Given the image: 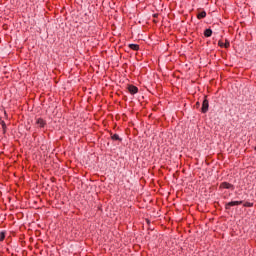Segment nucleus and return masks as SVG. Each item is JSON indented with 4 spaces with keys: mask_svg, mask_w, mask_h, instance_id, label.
<instances>
[{
    "mask_svg": "<svg viewBox=\"0 0 256 256\" xmlns=\"http://www.w3.org/2000/svg\"><path fill=\"white\" fill-rule=\"evenodd\" d=\"M129 47H130L133 51H139V45H137V44H129Z\"/></svg>",
    "mask_w": 256,
    "mask_h": 256,
    "instance_id": "6e6552de",
    "label": "nucleus"
},
{
    "mask_svg": "<svg viewBox=\"0 0 256 256\" xmlns=\"http://www.w3.org/2000/svg\"><path fill=\"white\" fill-rule=\"evenodd\" d=\"M218 45H219V47H225V44H223V42H221V41L218 42Z\"/></svg>",
    "mask_w": 256,
    "mask_h": 256,
    "instance_id": "9b49d317",
    "label": "nucleus"
},
{
    "mask_svg": "<svg viewBox=\"0 0 256 256\" xmlns=\"http://www.w3.org/2000/svg\"><path fill=\"white\" fill-rule=\"evenodd\" d=\"M111 138L113 139V141H123V139L120 138L118 134L112 135Z\"/></svg>",
    "mask_w": 256,
    "mask_h": 256,
    "instance_id": "1a4fd4ad",
    "label": "nucleus"
},
{
    "mask_svg": "<svg viewBox=\"0 0 256 256\" xmlns=\"http://www.w3.org/2000/svg\"><path fill=\"white\" fill-rule=\"evenodd\" d=\"M201 111L202 113H207L209 111V100L205 99L203 101Z\"/></svg>",
    "mask_w": 256,
    "mask_h": 256,
    "instance_id": "f03ea898",
    "label": "nucleus"
},
{
    "mask_svg": "<svg viewBox=\"0 0 256 256\" xmlns=\"http://www.w3.org/2000/svg\"><path fill=\"white\" fill-rule=\"evenodd\" d=\"M252 205L253 204H251V203H246V204H244V207H252Z\"/></svg>",
    "mask_w": 256,
    "mask_h": 256,
    "instance_id": "f8f14e48",
    "label": "nucleus"
},
{
    "mask_svg": "<svg viewBox=\"0 0 256 256\" xmlns=\"http://www.w3.org/2000/svg\"><path fill=\"white\" fill-rule=\"evenodd\" d=\"M243 201H231L225 204V209L229 210L231 207H235L237 205H242Z\"/></svg>",
    "mask_w": 256,
    "mask_h": 256,
    "instance_id": "f257e3e1",
    "label": "nucleus"
},
{
    "mask_svg": "<svg viewBox=\"0 0 256 256\" xmlns=\"http://www.w3.org/2000/svg\"><path fill=\"white\" fill-rule=\"evenodd\" d=\"M5 240V232H1L0 233V241H4Z\"/></svg>",
    "mask_w": 256,
    "mask_h": 256,
    "instance_id": "9d476101",
    "label": "nucleus"
},
{
    "mask_svg": "<svg viewBox=\"0 0 256 256\" xmlns=\"http://www.w3.org/2000/svg\"><path fill=\"white\" fill-rule=\"evenodd\" d=\"M36 125L38 127L43 128V127H45V125H47V123L45 122V120H43V118H37L36 119Z\"/></svg>",
    "mask_w": 256,
    "mask_h": 256,
    "instance_id": "20e7f679",
    "label": "nucleus"
},
{
    "mask_svg": "<svg viewBox=\"0 0 256 256\" xmlns=\"http://www.w3.org/2000/svg\"><path fill=\"white\" fill-rule=\"evenodd\" d=\"M128 90H129V92L131 93V95H135V93H138L139 88H137V87L134 86V85H130V86L128 87Z\"/></svg>",
    "mask_w": 256,
    "mask_h": 256,
    "instance_id": "39448f33",
    "label": "nucleus"
},
{
    "mask_svg": "<svg viewBox=\"0 0 256 256\" xmlns=\"http://www.w3.org/2000/svg\"><path fill=\"white\" fill-rule=\"evenodd\" d=\"M207 17V12L202 11L197 14V19H205Z\"/></svg>",
    "mask_w": 256,
    "mask_h": 256,
    "instance_id": "423d86ee",
    "label": "nucleus"
},
{
    "mask_svg": "<svg viewBox=\"0 0 256 256\" xmlns=\"http://www.w3.org/2000/svg\"><path fill=\"white\" fill-rule=\"evenodd\" d=\"M220 187H222V189H231L232 191L235 189V186H233V184H229L228 182H223Z\"/></svg>",
    "mask_w": 256,
    "mask_h": 256,
    "instance_id": "7ed1b4c3",
    "label": "nucleus"
},
{
    "mask_svg": "<svg viewBox=\"0 0 256 256\" xmlns=\"http://www.w3.org/2000/svg\"><path fill=\"white\" fill-rule=\"evenodd\" d=\"M211 35H213V30H211V29H206V30L204 31V36H205V37H211Z\"/></svg>",
    "mask_w": 256,
    "mask_h": 256,
    "instance_id": "0eeeda50",
    "label": "nucleus"
},
{
    "mask_svg": "<svg viewBox=\"0 0 256 256\" xmlns=\"http://www.w3.org/2000/svg\"><path fill=\"white\" fill-rule=\"evenodd\" d=\"M3 127H5V122H2Z\"/></svg>",
    "mask_w": 256,
    "mask_h": 256,
    "instance_id": "4468645a",
    "label": "nucleus"
},
{
    "mask_svg": "<svg viewBox=\"0 0 256 256\" xmlns=\"http://www.w3.org/2000/svg\"><path fill=\"white\" fill-rule=\"evenodd\" d=\"M229 42H226L225 44H224V47L227 49L228 47H229Z\"/></svg>",
    "mask_w": 256,
    "mask_h": 256,
    "instance_id": "ddd939ff",
    "label": "nucleus"
}]
</instances>
